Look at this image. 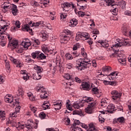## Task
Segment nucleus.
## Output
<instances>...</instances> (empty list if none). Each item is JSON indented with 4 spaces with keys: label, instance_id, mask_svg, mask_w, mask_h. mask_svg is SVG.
I'll list each match as a JSON object with an SVG mask.
<instances>
[{
    "label": "nucleus",
    "instance_id": "7ed1b4c3",
    "mask_svg": "<svg viewBox=\"0 0 131 131\" xmlns=\"http://www.w3.org/2000/svg\"><path fill=\"white\" fill-rule=\"evenodd\" d=\"M18 125L16 126L17 129H23L24 127H26L27 129H33V128H37V123H33V121L32 119L28 120V124H20V122H18Z\"/></svg>",
    "mask_w": 131,
    "mask_h": 131
},
{
    "label": "nucleus",
    "instance_id": "bf43d9fd",
    "mask_svg": "<svg viewBox=\"0 0 131 131\" xmlns=\"http://www.w3.org/2000/svg\"><path fill=\"white\" fill-rule=\"evenodd\" d=\"M7 26L5 25L3 27H1L0 31H6V30H7Z\"/></svg>",
    "mask_w": 131,
    "mask_h": 131
},
{
    "label": "nucleus",
    "instance_id": "052dcab7",
    "mask_svg": "<svg viewBox=\"0 0 131 131\" xmlns=\"http://www.w3.org/2000/svg\"><path fill=\"white\" fill-rule=\"evenodd\" d=\"M20 25H21V24L20 23V21L19 20H16L15 21V26L17 28H20Z\"/></svg>",
    "mask_w": 131,
    "mask_h": 131
},
{
    "label": "nucleus",
    "instance_id": "5fc2aeb1",
    "mask_svg": "<svg viewBox=\"0 0 131 131\" xmlns=\"http://www.w3.org/2000/svg\"><path fill=\"white\" fill-rule=\"evenodd\" d=\"M73 130H74V131H83V130H82L81 128H80L78 126L74 127V128H73Z\"/></svg>",
    "mask_w": 131,
    "mask_h": 131
},
{
    "label": "nucleus",
    "instance_id": "9d476101",
    "mask_svg": "<svg viewBox=\"0 0 131 131\" xmlns=\"http://www.w3.org/2000/svg\"><path fill=\"white\" fill-rule=\"evenodd\" d=\"M10 59L11 61H12L13 63L16 65V67H18L19 68L22 67V64L21 63V62H20L18 60L14 59L13 57H10Z\"/></svg>",
    "mask_w": 131,
    "mask_h": 131
},
{
    "label": "nucleus",
    "instance_id": "6ab92c4d",
    "mask_svg": "<svg viewBox=\"0 0 131 131\" xmlns=\"http://www.w3.org/2000/svg\"><path fill=\"white\" fill-rule=\"evenodd\" d=\"M117 75H118V74L116 72H114L111 73L110 75H108L107 76H111V78H109L110 80H111V79L114 80V79H116V76H117Z\"/></svg>",
    "mask_w": 131,
    "mask_h": 131
},
{
    "label": "nucleus",
    "instance_id": "f8f14e48",
    "mask_svg": "<svg viewBox=\"0 0 131 131\" xmlns=\"http://www.w3.org/2000/svg\"><path fill=\"white\" fill-rule=\"evenodd\" d=\"M104 3H106V6H108V7H109V6H112V7H115V6H117V5H112V4H113V3H114V1H113L112 0L104 1L103 2H102L100 4V6H104Z\"/></svg>",
    "mask_w": 131,
    "mask_h": 131
},
{
    "label": "nucleus",
    "instance_id": "338daca9",
    "mask_svg": "<svg viewBox=\"0 0 131 131\" xmlns=\"http://www.w3.org/2000/svg\"><path fill=\"white\" fill-rule=\"evenodd\" d=\"M7 112L5 111H0V115H6Z\"/></svg>",
    "mask_w": 131,
    "mask_h": 131
},
{
    "label": "nucleus",
    "instance_id": "cd10ccee",
    "mask_svg": "<svg viewBox=\"0 0 131 131\" xmlns=\"http://www.w3.org/2000/svg\"><path fill=\"white\" fill-rule=\"evenodd\" d=\"M73 115H83V114H82V111L80 110H76V111H74L73 112Z\"/></svg>",
    "mask_w": 131,
    "mask_h": 131
},
{
    "label": "nucleus",
    "instance_id": "ddd939ff",
    "mask_svg": "<svg viewBox=\"0 0 131 131\" xmlns=\"http://www.w3.org/2000/svg\"><path fill=\"white\" fill-rule=\"evenodd\" d=\"M128 42L125 40H122L120 43H116L113 45L114 48H120L122 46H126Z\"/></svg>",
    "mask_w": 131,
    "mask_h": 131
},
{
    "label": "nucleus",
    "instance_id": "13d9d810",
    "mask_svg": "<svg viewBox=\"0 0 131 131\" xmlns=\"http://www.w3.org/2000/svg\"><path fill=\"white\" fill-rule=\"evenodd\" d=\"M62 39L64 41H68V40H69L70 39V38L68 36L64 35V36H63V37Z\"/></svg>",
    "mask_w": 131,
    "mask_h": 131
},
{
    "label": "nucleus",
    "instance_id": "2f4dec72",
    "mask_svg": "<svg viewBox=\"0 0 131 131\" xmlns=\"http://www.w3.org/2000/svg\"><path fill=\"white\" fill-rule=\"evenodd\" d=\"M34 69L38 71L39 73H41V72L42 71V68L37 65L34 67Z\"/></svg>",
    "mask_w": 131,
    "mask_h": 131
},
{
    "label": "nucleus",
    "instance_id": "f03ea898",
    "mask_svg": "<svg viewBox=\"0 0 131 131\" xmlns=\"http://www.w3.org/2000/svg\"><path fill=\"white\" fill-rule=\"evenodd\" d=\"M83 101L86 103H88V106L85 108V112L88 114H92L94 111L93 110V107L96 105V102H94V98L92 97H85L83 98Z\"/></svg>",
    "mask_w": 131,
    "mask_h": 131
},
{
    "label": "nucleus",
    "instance_id": "a878e982",
    "mask_svg": "<svg viewBox=\"0 0 131 131\" xmlns=\"http://www.w3.org/2000/svg\"><path fill=\"white\" fill-rule=\"evenodd\" d=\"M53 106H54L55 110H60V109H61V107L62 106V103L61 102L53 104Z\"/></svg>",
    "mask_w": 131,
    "mask_h": 131
},
{
    "label": "nucleus",
    "instance_id": "f257e3e1",
    "mask_svg": "<svg viewBox=\"0 0 131 131\" xmlns=\"http://www.w3.org/2000/svg\"><path fill=\"white\" fill-rule=\"evenodd\" d=\"M90 59H88L86 57L82 59L81 58L78 59L76 61V64L75 66V68L78 70H84L85 68H88L89 66H91V63H90Z\"/></svg>",
    "mask_w": 131,
    "mask_h": 131
},
{
    "label": "nucleus",
    "instance_id": "a19ab883",
    "mask_svg": "<svg viewBox=\"0 0 131 131\" xmlns=\"http://www.w3.org/2000/svg\"><path fill=\"white\" fill-rule=\"evenodd\" d=\"M42 50L43 53H50V50H49V48L47 47V46H43L42 47Z\"/></svg>",
    "mask_w": 131,
    "mask_h": 131
},
{
    "label": "nucleus",
    "instance_id": "a211bd4d",
    "mask_svg": "<svg viewBox=\"0 0 131 131\" xmlns=\"http://www.w3.org/2000/svg\"><path fill=\"white\" fill-rule=\"evenodd\" d=\"M36 91L37 93H41V94L47 92L46 88L43 86H38L36 88Z\"/></svg>",
    "mask_w": 131,
    "mask_h": 131
},
{
    "label": "nucleus",
    "instance_id": "4d7b16f0",
    "mask_svg": "<svg viewBox=\"0 0 131 131\" xmlns=\"http://www.w3.org/2000/svg\"><path fill=\"white\" fill-rule=\"evenodd\" d=\"M78 15L81 16V17H84L85 16V13L82 11H79L78 12Z\"/></svg>",
    "mask_w": 131,
    "mask_h": 131
},
{
    "label": "nucleus",
    "instance_id": "864d4df0",
    "mask_svg": "<svg viewBox=\"0 0 131 131\" xmlns=\"http://www.w3.org/2000/svg\"><path fill=\"white\" fill-rule=\"evenodd\" d=\"M62 8L63 9L64 12H68L69 11V8L67 7V6H65V5H62Z\"/></svg>",
    "mask_w": 131,
    "mask_h": 131
},
{
    "label": "nucleus",
    "instance_id": "473e14b6",
    "mask_svg": "<svg viewBox=\"0 0 131 131\" xmlns=\"http://www.w3.org/2000/svg\"><path fill=\"white\" fill-rule=\"evenodd\" d=\"M63 121L65 122L66 125H70V119L67 117L63 119Z\"/></svg>",
    "mask_w": 131,
    "mask_h": 131
},
{
    "label": "nucleus",
    "instance_id": "8fccbe9b",
    "mask_svg": "<svg viewBox=\"0 0 131 131\" xmlns=\"http://www.w3.org/2000/svg\"><path fill=\"white\" fill-rule=\"evenodd\" d=\"M77 6H79L80 7V8H79V10H82L83 11H84V10H85V9H86V5H85V6H82L81 4L78 5L77 4Z\"/></svg>",
    "mask_w": 131,
    "mask_h": 131
},
{
    "label": "nucleus",
    "instance_id": "09e8293b",
    "mask_svg": "<svg viewBox=\"0 0 131 131\" xmlns=\"http://www.w3.org/2000/svg\"><path fill=\"white\" fill-rule=\"evenodd\" d=\"M66 57L67 60H72V59H73L72 55H71L70 54H66Z\"/></svg>",
    "mask_w": 131,
    "mask_h": 131
},
{
    "label": "nucleus",
    "instance_id": "f3484780",
    "mask_svg": "<svg viewBox=\"0 0 131 131\" xmlns=\"http://www.w3.org/2000/svg\"><path fill=\"white\" fill-rule=\"evenodd\" d=\"M21 46L24 47L25 49H27V50L30 47V46L32 45L31 41H23L21 43Z\"/></svg>",
    "mask_w": 131,
    "mask_h": 131
},
{
    "label": "nucleus",
    "instance_id": "5701e85b",
    "mask_svg": "<svg viewBox=\"0 0 131 131\" xmlns=\"http://www.w3.org/2000/svg\"><path fill=\"white\" fill-rule=\"evenodd\" d=\"M128 28H127V26H124L122 28V32L123 33V34H124V35H126V34H127V33H128Z\"/></svg>",
    "mask_w": 131,
    "mask_h": 131
},
{
    "label": "nucleus",
    "instance_id": "c756f323",
    "mask_svg": "<svg viewBox=\"0 0 131 131\" xmlns=\"http://www.w3.org/2000/svg\"><path fill=\"white\" fill-rule=\"evenodd\" d=\"M67 17V13L65 12L60 13V20L61 21H64Z\"/></svg>",
    "mask_w": 131,
    "mask_h": 131
},
{
    "label": "nucleus",
    "instance_id": "4468645a",
    "mask_svg": "<svg viewBox=\"0 0 131 131\" xmlns=\"http://www.w3.org/2000/svg\"><path fill=\"white\" fill-rule=\"evenodd\" d=\"M11 12L13 16H17V14L19 13V10L17 9V6L14 4H12Z\"/></svg>",
    "mask_w": 131,
    "mask_h": 131
},
{
    "label": "nucleus",
    "instance_id": "4be33fe9",
    "mask_svg": "<svg viewBox=\"0 0 131 131\" xmlns=\"http://www.w3.org/2000/svg\"><path fill=\"white\" fill-rule=\"evenodd\" d=\"M78 36H80V37H85L86 39H90V35L88 33H81L80 34H78Z\"/></svg>",
    "mask_w": 131,
    "mask_h": 131
},
{
    "label": "nucleus",
    "instance_id": "0e129e2a",
    "mask_svg": "<svg viewBox=\"0 0 131 131\" xmlns=\"http://www.w3.org/2000/svg\"><path fill=\"white\" fill-rule=\"evenodd\" d=\"M78 46H79V44L77 43L76 45H74V47L73 48V51H76L77 49H78Z\"/></svg>",
    "mask_w": 131,
    "mask_h": 131
},
{
    "label": "nucleus",
    "instance_id": "0eeeda50",
    "mask_svg": "<svg viewBox=\"0 0 131 131\" xmlns=\"http://www.w3.org/2000/svg\"><path fill=\"white\" fill-rule=\"evenodd\" d=\"M98 43H100L101 46L103 47V48H104L105 49H107L108 52H109V51H114V49H113L114 48L113 46L111 47V48H109V44H108L106 42H104L101 40H99V41H98Z\"/></svg>",
    "mask_w": 131,
    "mask_h": 131
},
{
    "label": "nucleus",
    "instance_id": "dca6fc26",
    "mask_svg": "<svg viewBox=\"0 0 131 131\" xmlns=\"http://www.w3.org/2000/svg\"><path fill=\"white\" fill-rule=\"evenodd\" d=\"M108 110H107V113H110L111 114H112V113H113L114 112V111H115V106H114V105L113 104H110V105H109L107 107Z\"/></svg>",
    "mask_w": 131,
    "mask_h": 131
},
{
    "label": "nucleus",
    "instance_id": "e2e57ef3",
    "mask_svg": "<svg viewBox=\"0 0 131 131\" xmlns=\"http://www.w3.org/2000/svg\"><path fill=\"white\" fill-rule=\"evenodd\" d=\"M46 103L43 104V110H46V109H49V105H46Z\"/></svg>",
    "mask_w": 131,
    "mask_h": 131
},
{
    "label": "nucleus",
    "instance_id": "2eb2a0df",
    "mask_svg": "<svg viewBox=\"0 0 131 131\" xmlns=\"http://www.w3.org/2000/svg\"><path fill=\"white\" fill-rule=\"evenodd\" d=\"M4 5V9L7 12H8V10H11L12 8V4H10L8 1L5 2Z\"/></svg>",
    "mask_w": 131,
    "mask_h": 131
},
{
    "label": "nucleus",
    "instance_id": "72a5a7b5",
    "mask_svg": "<svg viewBox=\"0 0 131 131\" xmlns=\"http://www.w3.org/2000/svg\"><path fill=\"white\" fill-rule=\"evenodd\" d=\"M41 99H47L49 97V94L47 92L41 93L40 96Z\"/></svg>",
    "mask_w": 131,
    "mask_h": 131
},
{
    "label": "nucleus",
    "instance_id": "e433bc0d",
    "mask_svg": "<svg viewBox=\"0 0 131 131\" xmlns=\"http://www.w3.org/2000/svg\"><path fill=\"white\" fill-rule=\"evenodd\" d=\"M34 25L32 23H30L28 24L25 25L24 27L25 29H27V28H30V27H33Z\"/></svg>",
    "mask_w": 131,
    "mask_h": 131
},
{
    "label": "nucleus",
    "instance_id": "c03bdc74",
    "mask_svg": "<svg viewBox=\"0 0 131 131\" xmlns=\"http://www.w3.org/2000/svg\"><path fill=\"white\" fill-rule=\"evenodd\" d=\"M5 102H7V103H12V102H14V99H12V98H9L8 97H6L5 98Z\"/></svg>",
    "mask_w": 131,
    "mask_h": 131
},
{
    "label": "nucleus",
    "instance_id": "49530a36",
    "mask_svg": "<svg viewBox=\"0 0 131 131\" xmlns=\"http://www.w3.org/2000/svg\"><path fill=\"white\" fill-rule=\"evenodd\" d=\"M19 112H20V106L15 108V111L14 113H12V115H15V114L19 113Z\"/></svg>",
    "mask_w": 131,
    "mask_h": 131
},
{
    "label": "nucleus",
    "instance_id": "79ce46f5",
    "mask_svg": "<svg viewBox=\"0 0 131 131\" xmlns=\"http://www.w3.org/2000/svg\"><path fill=\"white\" fill-rule=\"evenodd\" d=\"M69 103H70V100H69L68 102H67L66 103L67 108L69 110V111H72V107L70 106V104H69Z\"/></svg>",
    "mask_w": 131,
    "mask_h": 131
},
{
    "label": "nucleus",
    "instance_id": "393cba45",
    "mask_svg": "<svg viewBox=\"0 0 131 131\" xmlns=\"http://www.w3.org/2000/svg\"><path fill=\"white\" fill-rule=\"evenodd\" d=\"M70 23H71V25H71L72 27H75L77 25V23H78V20H77V19H76L73 18L70 20Z\"/></svg>",
    "mask_w": 131,
    "mask_h": 131
},
{
    "label": "nucleus",
    "instance_id": "bb28decb",
    "mask_svg": "<svg viewBox=\"0 0 131 131\" xmlns=\"http://www.w3.org/2000/svg\"><path fill=\"white\" fill-rule=\"evenodd\" d=\"M39 54H40V52L39 51H35V52H33L31 54V56L33 59H35V58L37 59V57L38 56Z\"/></svg>",
    "mask_w": 131,
    "mask_h": 131
},
{
    "label": "nucleus",
    "instance_id": "6e6d98bb",
    "mask_svg": "<svg viewBox=\"0 0 131 131\" xmlns=\"http://www.w3.org/2000/svg\"><path fill=\"white\" fill-rule=\"evenodd\" d=\"M128 109L126 112V113H127V114H129V115H130L131 114V105H128Z\"/></svg>",
    "mask_w": 131,
    "mask_h": 131
},
{
    "label": "nucleus",
    "instance_id": "774afa93",
    "mask_svg": "<svg viewBox=\"0 0 131 131\" xmlns=\"http://www.w3.org/2000/svg\"><path fill=\"white\" fill-rule=\"evenodd\" d=\"M93 34H99V30L97 29H95L93 31Z\"/></svg>",
    "mask_w": 131,
    "mask_h": 131
},
{
    "label": "nucleus",
    "instance_id": "ea45409f",
    "mask_svg": "<svg viewBox=\"0 0 131 131\" xmlns=\"http://www.w3.org/2000/svg\"><path fill=\"white\" fill-rule=\"evenodd\" d=\"M81 54L84 58H88V54L84 52V48H83L81 49Z\"/></svg>",
    "mask_w": 131,
    "mask_h": 131
},
{
    "label": "nucleus",
    "instance_id": "6e6552de",
    "mask_svg": "<svg viewBox=\"0 0 131 131\" xmlns=\"http://www.w3.org/2000/svg\"><path fill=\"white\" fill-rule=\"evenodd\" d=\"M90 84H89L86 82H83L82 83V84L80 86V89L82 91H90L91 90V88H90Z\"/></svg>",
    "mask_w": 131,
    "mask_h": 131
},
{
    "label": "nucleus",
    "instance_id": "603ef678",
    "mask_svg": "<svg viewBox=\"0 0 131 131\" xmlns=\"http://www.w3.org/2000/svg\"><path fill=\"white\" fill-rule=\"evenodd\" d=\"M46 131H59V129L57 128H49L46 129Z\"/></svg>",
    "mask_w": 131,
    "mask_h": 131
},
{
    "label": "nucleus",
    "instance_id": "69168bd1",
    "mask_svg": "<svg viewBox=\"0 0 131 131\" xmlns=\"http://www.w3.org/2000/svg\"><path fill=\"white\" fill-rule=\"evenodd\" d=\"M125 15H126V16H131V12L129 11H125Z\"/></svg>",
    "mask_w": 131,
    "mask_h": 131
},
{
    "label": "nucleus",
    "instance_id": "9b49d317",
    "mask_svg": "<svg viewBox=\"0 0 131 131\" xmlns=\"http://www.w3.org/2000/svg\"><path fill=\"white\" fill-rule=\"evenodd\" d=\"M47 58V56L42 53H39L38 56L37 57V60L40 61L41 63H46V61L42 60Z\"/></svg>",
    "mask_w": 131,
    "mask_h": 131
},
{
    "label": "nucleus",
    "instance_id": "680f3d73",
    "mask_svg": "<svg viewBox=\"0 0 131 131\" xmlns=\"http://www.w3.org/2000/svg\"><path fill=\"white\" fill-rule=\"evenodd\" d=\"M5 82V78L3 76H0V84H3Z\"/></svg>",
    "mask_w": 131,
    "mask_h": 131
},
{
    "label": "nucleus",
    "instance_id": "aec40b11",
    "mask_svg": "<svg viewBox=\"0 0 131 131\" xmlns=\"http://www.w3.org/2000/svg\"><path fill=\"white\" fill-rule=\"evenodd\" d=\"M17 96L18 97H21V98L24 96V91H23V88H18L17 92Z\"/></svg>",
    "mask_w": 131,
    "mask_h": 131
},
{
    "label": "nucleus",
    "instance_id": "c9c22d12",
    "mask_svg": "<svg viewBox=\"0 0 131 131\" xmlns=\"http://www.w3.org/2000/svg\"><path fill=\"white\" fill-rule=\"evenodd\" d=\"M119 5L120 7L122 8V9H125V6H126V4H125V2H122L121 3H119L117 5V6H118Z\"/></svg>",
    "mask_w": 131,
    "mask_h": 131
},
{
    "label": "nucleus",
    "instance_id": "423d86ee",
    "mask_svg": "<svg viewBox=\"0 0 131 131\" xmlns=\"http://www.w3.org/2000/svg\"><path fill=\"white\" fill-rule=\"evenodd\" d=\"M81 126L83 128L86 129L88 131H99L96 128V126L94 123H89L88 126V125H85V124H82Z\"/></svg>",
    "mask_w": 131,
    "mask_h": 131
},
{
    "label": "nucleus",
    "instance_id": "37998d69",
    "mask_svg": "<svg viewBox=\"0 0 131 131\" xmlns=\"http://www.w3.org/2000/svg\"><path fill=\"white\" fill-rule=\"evenodd\" d=\"M27 96H28V97H29V98H30V100H31V101H34L35 100V98H34V97H33L32 93H27Z\"/></svg>",
    "mask_w": 131,
    "mask_h": 131
},
{
    "label": "nucleus",
    "instance_id": "412c9836",
    "mask_svg": "<svg viewBox=\"0 0 131 131\" xmlns=\"http://www.w3.org/2000/svg\"><path fill=\"white\" fill-rule=\"evenodd\" d=\"M42 38H43V40H46L48 39L49 37V34H48V33H47V31H42L41 32Z\"/></svg>",
    "mask_w": 131,
    "mask_h": 131
},
{
    "label": "nucleus",
    "instance_id": "de8ad7c7",
    "mask_svg": "<svg viewBox=\"0 0 131 131\" xmlns=\"http://www.w3.org/2000/svg\"><path fill=\"white\" fill-rule=\"evenodd\" d=\"M5 66L8 70H9L11 67V66H10V62L7 60H5Z\"/></svg>",
    "mask_w": 131,
    "mask_h": 131
},
{
    "label": "nucleus",
    "instance_id": "1a4fd4ad",
    "mask_svg": "<svg viewBox=\"0 0 131 131\" xmlns=\"http://www.w3.org/2000/svg\"><path fill=\"white\" fill-rule=\"evenodd\" d=\"M111 94L113 96L112 99H113V100H117V99H119V98H120L121 97V94H119L118 92H117L116 91H112Z\"/></svg>",
    "mask_w": 131,
    "mask_h": 131
},
{
    "label": "nucleus",
    "instance_id": "4c0bfd02",
    "mask_svg": "<svg viewBox=\"0 0 131 131\" xmlns=\"http://www.w3.org/2000/svg\"><path fill=\"white\" fill-rule=\"evenodd\" d=\"M13 117L14 118H15V117H16V116H10L9 117V121H8V124H12V123H13V125H15V123H16V122H14L13 121H11V119H12Z\"/></svg>",
    "mask_w": 131,
    "mask_h": 131
},
{
    "label": "nucleus",
    "instance_id": "c85d7f7f",
    "mask_svg": "<svg viewBox=\"0 0 131 131\" xmlns=\"http://www.w3.org/2000/svg\"><path fill=\"white\" fill-rule=\"evenodd\" d=\"M91 92H92V94L98 95V94H99V89L97 87L93 88L91 89Z\"/></svg>",
    "mask_w": 131,
    "mask_h": 131
},
{
    "label": "nucleus",
    "instance_id": "39448f33",
    "mask_svg": "<svg viewBox=\"0 0 131 131\" xmlns=\"http://www.w3.org/2000/svg\"><path fill=\"white\" fill-rule=\"evenodd\" d=\"M9 46L12 47V49H16L15 51L17 53H21L23 52V50L19 49V46H18V41L17 40H14L13 41H10L8 44Z\"/></svg>",
    "mask_w": 131,
    "mask_h": 131
},
{
    "label": "nucleus",
    "instance_id": "f704fd0d",
    "mask_svg": "<svg viewBox=\"0 0 131 131\" xmlns=\"http://www.w3.org/2000/svg\"><path fill=\"white\" fill-rule=\"evenodd\" d=\"M112 69L110 66H104L102 68V71H110Z\"/></svg>",
    "mask_w": 131,
    "mask_h": 131
},
{
    "label": "nucleus",
    "instance_id": "20e7f679",
    "mask_svg": "<svg viewBox=\"0 0 131 131\" xmlns=\"http://www.w3.org/2000/svg\"><path fill=\"white\" fill-rule=\"evenodd\" d=\"M113 51L114 53L110 55V57L111 58H114V57H117L119 63H121V64H123V65H125V64H126V57L124 54L119 53L120 52L119 50H114Z\"/></svg>",
    "mask_w": 131,
    "mask_h": 131
},
{
    "label": "nucleus",
    "instance_id": "b1692460",
    "mask_svg": "<svg viewBox=\"0 0 131 131\" xmlns=\"http://www.w3.org/2000/svg\"><path fill=\"white\" fill-rule=\"evenodd\" d=\"M73 107L75 109H78V108H81V107H83V104L82 103H79L77 102H75L73 104Z\"/></svg>",
    "mask_w": 131,
    "mask_h": 131
},
{
    "label": "nucleus",
    "instance_id": "3c124183",
    "mask_svg": "<svg viewBox=\"0 0 131 131\" xmlns=\"http://www.w3.org/2000/svg\"><path fill=\"white\" fill-rule=\"evenodd\" d=\"M63 77H64L66 79H68V80L71 79V76H70V74L68 73L65 74L64 75Z\"/></svg>",
    "mask_w": 131,
    "mask_h": 131
},
{
    "label": "nucleus",
    "instance_id": "7c9ffc66",
    "mask_svg": "<svg viewBox=\"0 0 131 131\" xmlns=\"http://www.w3.org/2000/svg\"><path fill=\"white\" fill-rule=\"evenodd\" d=\"M117 120L119 123H124L125 122V119L123 117L118 118Z\"/></svg>",
    "mask_w": 131,
    "mask_h": 131
},
{
    "label": "nucleus",
    "instance_id": "58836bf2",
    "mask_svg": "<svg viewBox=\"0 0 131 131\" xmlns=\"http://www.w3.org/2000/svg\"><path fill=\"white\" fill-rule=\"evenodd\" d=\"M21 29L23 31H28V32H29L30 33H31V32H32V29H31L30 28H27V29H25V27H24L23 26L21 27Z\"/></svg>",
    "mask_w": 131,
    "mask_h": 131
},
{
    "label": "nucleus",
    "instance_id": "a18cd8bd",
    "mask_svg": "<svg viewBox=\"0 0 131 131\" xmlns=\"http://www.w3.org/2000/svg\"><path fill=\"white\" fill-rule=\"evenodd\" d=\"M99 121L101 123H103V122H105V118L103 117L102 116H99Z\"/></svg>",
    "mask_w": 131,
    "mask_h": 131
}]
</instances>
